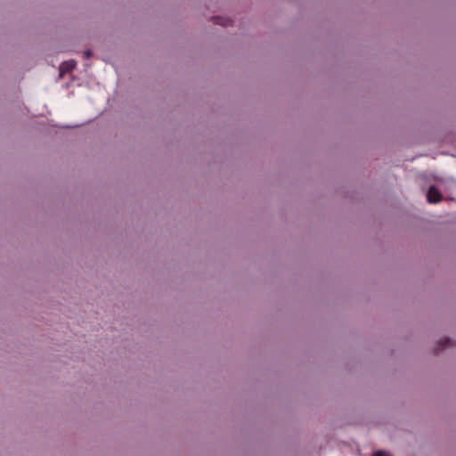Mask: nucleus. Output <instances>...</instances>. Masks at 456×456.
I'll list each match as a JSON object with an SVG mask.
<instances>
[{
  "mask_svg": "<svg viewBox=\"0 0 456 456\" xmlns=\"http://www.w3.org/2000/svg\"><path fill=\"white\" fill-rule=\"evenodd\" d=\"M441 193L436 188V186H431L427 193L428 201L429 203H437L441 200Z\"/></svg>",
  "mask_w": 456,
  "mask_h": 456,
  "instance_id": "f257e3e1",
  "label": "nucleus"
},
{
  "mask_svg": "<svg viewBox=\"0 0 456 456\" xmlns=\"http://www.w3.org/2000/svg\"><path fill=\"white\" fill-rule=\"evenodd\" d=\"M76 68V61L73 60H69L67 61H63L60 66V74L62 76L64 73L69 72Z\"/></svg>",
  "mask_w": 456,
  "mask_h": 456,
  "instance_id": "f03ea898",
  "label": "nucleus"
},
{
  "mask_svg": "<svg viewBox=\"0 0 456 456\" xmlns=\"http://www.w3.org/2000/svg\"><path fill=\"white\" fill-rule=\"evenodd\" d=\"M452 344V340L450 338H445L439 342V344H438L439 347H440L439 349H443L446 346H451Z\"/></svg>",
  "mask_w": 456,
  "mask_h": 456,
  "instance_id": "7ed1b4c3",
  "label": "nucleus"
},
{
  "mask_svg": "<svg viewBox=\"0 0 456 456\" xmlns=\"http://www.w3.org/2000/svg\"><path fill=\"white\" fill-rule=\"evenodd\" d=\"M230 20L223 18V17H216L215 18V23L220 24L222 26H227L229 24Z\"/></svg>",
  "mask_w": 456,
  "mask_h": 456,
  "instance_id": "20e7f679",
  "label": "nucleus"
},
{
  "mask_svg": "<svg viewBox=\"0 0 456 456\" xmlns=\"http://www.w3.org/2000/svg\"><path fill=\"white\" fill-rule=\"evenodd\" d=\"M373 456H391L389 453H387L386 452H383V451H378L376 452Z\"/></svg>",
  "mask_w": 456,
  "mask_h": 456,
  "instance_id": "39448f33",
  "label": "nucleus"
},
{
  "mask_svg": "<svg viewBox=\"0 0 456 456\" xmlns=\"http://www.w3.org/2000/svg\"><path fill=\"white\" fill-rule=\"evenodd\" d=\"M84 55H85V58H86V59H89V58L91 57V55H92V53H91V51H90V50H87V51H86V52L84 53Z\"/></svg>",
  "mask_w": 456,
  "mask_h": 456,
  "instance_id": "423d86ee",
  "label": "nucleus"
}]
</instances>
